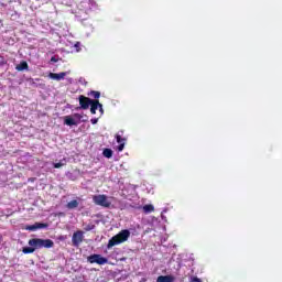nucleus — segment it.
Wrapping results in <instances>:
<instances>
[{
  "label": "nucleus",
  "instance_id": "2eb2a0df",
  "mask_svg": "<svg viewBox=\"0 0 282 282\" xmlns=\"http://www.w3.org/2000/svg\"><path fill=\"white\" fill-rule=\"evenodd\" d=\"M66 207L68 208V210H74V208H78V200L73 199L68 202Z\"/></svg>",
  "mask_w": 282,
  "mask_h": 282
},
{
  "label": "nucleus",
  "instance_id": "20e7f679",
  "mask_svg": "<svg viewBox=\"0 0 282 282\" xmlns=\"http://www.w3.org/2000/svg\"><path fill=\"white\" fill-rule=\"evenodd\" d=\"M88 263H97V265H105L108 263V259L102 257L101 254L94 253L87 257Z\"/></svg>",
  "mask_w": 282,
  "mask_h": 282
},
{
  "label": "nucleus",
  "instance_id": "9d476101",
  "mask_svg": "<svg viewBox=\"0 0 282 282\" xmlns=\"http://www.w3.org/2000/svg\"><path fill=\"white\" fill-rule=\"evenodd\" d=\"M100 107V101L98 99H93V102H90V113L95 116L96 111H98Z\"/></svg>",
  "mask_w": 282,
  "mask_h": 282
},
{
  "label": "nucleus",
  "instance_id": "412c9836",
  "mask_svg": "<svg viewBox=\"0 0 282 282\" xmlns=\"http://www.w3.org/2000/svg\"><path fill=\"white\" fill-rule=\"evenodd\" d=\"M189 282H202V279H199L197 276H192Z\"/></svg>",
  "mask_w": 282,
  "mask_h": 282
},
{
  "label": "nucleus",
  "instance_id": "dca6fc26",
  "mask_svg": "<svg viewBox=\"0 0 282 282\" xmlns=\"http://www.w3.org/2000/svg\"><path fill=\"white\" fill-rule=\"evenodd\" d=\"M154 210H155V207H153V205L151 204L143 206V213H145V215H149V213H153Z\"/></svg>",
  "mask_w": 282,
  "mask_h": 282
},
{
  "label": "nucleus",
  "instance_id": "ddd939ff",
  "mask_svg": "<svg viewBox=\"0 0 282 282\" xmlns=\"http://www.w3.org/2000/svg\"><path fill=\"white\" fill-rule=\"evenodd\" d=\"M156 282H175V276L173 275H160Z\"/></svg>",
  "mask_w": 282,
  "mask_h": 282
},
{
  "label": "nucleus",
  "instance_id": "f03ea898",
  "mask_svg": "<svg viewBox=\"0 0 282 282\" xmlns=\"http://www.w3.org/2000/svg\"><path fill=\"white\" fill-rule=\"evenodd\" d=\"M29 246L33 247L34 250L54 248V241L52 239L32 238L29 240Z\"/></svg>",
  "mask_w": 282,
  "mask_h": 282
},
{
  "label": "nucleus",
  "instance_id": "f257e3e1",
  "mask_svg": "<svg viewBox=\"0 0 282 282\" xmlns=\"http://www.w3.org/2000/svg\"><path fill=\"white\" fill-rule=\"evenodd\" d=\"M131 237V231L129 229H123L116 236H113L107 245L108 250L113 248V246H120V243H124Z\"/></svg>",
  "mask_w": 282,
  "mask_h": 282
},
{
  "label": "nucleus",
  "instance_id": "4468645a",
  "mask_svg": "<svg viewBox=\"0 0 282 282\" xmlns=\"http://www.w3.org/2000/svg\"><path fill=\"white\" fill-rule=\"evenodd\" d=\"M102 155H104V158H107L109 160V159L113 158V150L106 148V149H104Z\"/></svg>",
  "mask_w": 282,
  "mask_h": 282
},
{
  "label": "nucleus",
  "instance_id": "6e6552de",
  "mask_svg": "<svg viewBox=\"0 0 282 282\" xmlns=\"http://www.w3.org/2000/svg\"><path fill=\"white\" fill-rule=\"evenodd\" d=\"M47 223H35L34 225H28L25 227V230H30L31 232H34V230H41V228H48Z\"/></svg>",
  "mask_w": 282,
  "mask_h": 282
},
{
  "label": "nucleus",
  "instance_id": "aec40b11",
  "mask_svg": "<svg viewBox=\"0 0 282 282\" xmlns=\"http://www.w3.org/2000/svg\"><path fill=\"white\" fill-rule=\"evenodd\" d=\"M73 118H74V120H78V122H80V120H83V115H80V113H74V115H73Z\"/></svg>",
  "mask_w": 282,
  "mask_h": 282
},
{
  "label": "nucleus",
  "instance_id": "9b49d317",
  "mask_svg": "<svg viewBox=\"0 0 282 282\" xmlns=\"http://www.w3.org/2000/svg\"><path fill=\"white\" fill-rule=\"evenodd\" d=\"M15 69H17V72H25V70L30 69V65H28V62L22 61V62H20V64H18L15 66Z\"/></svg>",
  "mask_w": 282,
  "mask_h": 282
},
{
  "label": "nucleus",
  "instance_id": "39448f33",
  "mask_svg": "<svg viewBox=\"0 0 282 282\" xmlns=\"http://www.w3.org/2000/svg\"><path fill=\"white\" fill-rule=\"evenodd\" d=\"M83 239H85L83 230H77L73 234L72 243L75 248H78L80 243H83Z\"/></svg>",
  "mask_w": 282,
  "mask_h": 282
},
{
  "label": "nucleus",
  "instance_id": "0eeeda50",
  "mask_svg": "<svg viewBox=\"0 0 282 282\" xmlns=\"http://www.w3.org/2000/svg\"><path fill=\"white\" fill-rule=\"evenodd\" d=\"M124 131H120L116 134V141L118 142V148H117V151L121 152V151H124V142H127V139L122 138Z\"/></svg>",
  "mask_w": 282,
  "mask_h": 282
},
{
  "label": "nucleus",
  "instance_id": "f3484780",
  "mask_svg": "<svg viewBox=\"0 0 282 282\" xmlns=\"http://www.w3.org/2000/svg\"><path fill=\"white\" fill-rule=\"evenodd\" d=\"M34 251H35V249H34L32 246H30V247H24V248L22 249L23 254H32Z\"/></svg>",
  "mask_w": 282,
  "mask_h": 282
},
{
  "label": "nucleus",
  "instance_id": "423d86ee",
  "mask_svg": "<svg viewBox=\"0 0 282 282\" xmlns=\"http://www.w3.org/2000/svg\"><path fill=\"white\" fill-rule=\"evenodd\" d=\"M78 100H79V107L77 109H84V110L89 109L91 102L94 101V99L89 97H85L84 95H80L78 97Z\"/></svg>",
  "mask_w": 282,
  "mask_h": 282
},
{
  "label": "nucleus",
  "instance_id": "4be33fe9",
  "mask_svg": "<svg viewBox=\"0 0 282 282\" xmlns=\"http://www.w3.org/2000/svg\"><path fill=\"white\" fill-rule=\"evenodd\" d=\"M91 124H98V118H94L90 120Z\"/></svg>",
  "mask_w": 282,
  "mask_h": 282
},
{
  "label": "nucleus",
  "instance_id": "393cba45",
  "mask_svg": "<svg viewBox=\"0 0 282 282\" xmlns=\"http://www.w3.org/2000/svg\"><path fill=\"white\" fill-rule=\"evenodd\" d=\"M99 111H100V113H105V110L102 109V104H100V106H99Z\"/></svg>",
  "mask_w": 282,
  "mask_h": 282
},
{
  "label": "nucleus",
  "instance_id": "a211bd4d",
  "mask_svg": "<svg viewBox=\"0 0 282 282\" xmlns=\"http://www.w3.org/2000/svg\"><path fill=\"white\" fill-rule=\"evenodd\" d=\"M88 96H90L91 98H95V100H98V98H100V91L91 90L90 93H88Z\"/></svg>",
  "mask_w": 282,
  "mask_h": 282
},
{
  "label": "nucleus",
  "instance_id": "f8f14e48",
  "mask_svg": "<svg viewBox=\"0 0 282 282\" xmlns=\"http://www.w3.org/2000/svg\"><path fill=\"white\" fill-rule=\"evenodd\" d=\"M64 124H67V127H76L78 122L76 119L72 118L70 116H66L64 120Z\"/></svg>",
  "mask_w": 282,
  "mask_h": 282
},
{
  "label": "nucleus",
  "instance_id": "6ab92c4d",
  "mask_svg": "<svg viewBox=\"0 0 282 282\" xmlns=\"http://www.w3.org/2000/svg\"><path fill=\"white\" fill-rule=\"evenodd\" d=\"M94 228H96V225H94V224H88V225H86V226L84 227V230H85L86 232H89L90 230H94Z\"/></svg>",
  "mask_w": 282,
  "mask_h": 282
},
{
  "label": "nucleus",
  "instance_id": "5701e85b",
  "mask_svg": "<svg viewBox=\"0 0 282 282\" xmlns=\"http://www.w3.org/2000/svg\"><path fill=\"white\" fill-rule=\"evenodd\" d=\"M63 166V163H54V169H61Z\"/></svg>",
  "mask_w": 282,
  "mask_h": 282
},
{
  "label": "nucleus",
  "instance_id": "b1692460",
  "mask_svg": "<svg viewBox=\"0 0 282 282\" xmlns=\"http://www.w3.org/2000/svg\"><path fill=\"white\" fill-rule=\"evenodd\" d=\"M51 63H58V59L56 58V56L51 57Z\"/></svg>",
  "mask_w": 282,
  "mask_h": 282
},
{
  "label": "nucleus",
  "instance_id": "1a4fd4ad",
  "mask_svg": "<svg viewBox=\"0 0 282 282\" xmlns=\"http://www.w3.org/2000/svg\"><path fill=\"white\" fill-rule=\"evenodd\" d=\"M65 76H67V73H50L48 78H52V80H65Z\"/></svg>",
  "mask_w": 282,
  "mask_h": 282
},
{
  "label": "nucleus",
  "instance_id": "7ed1b4c3",
  "mask_svg": "<svg viewBox=\"0 0 282 282\" xmlns=\"http://www.w3.org/2000/svg\"><path fill=\"white\" fill-rule=\"evenodd\" d=\"M93 202L96 204V206H101L102 208H110L111 207V202L107 198V195L105 194H99L93 196Z\"/></svg>",
  "mask_w": 282,
  "mask_h": 282
}]
</instances>
